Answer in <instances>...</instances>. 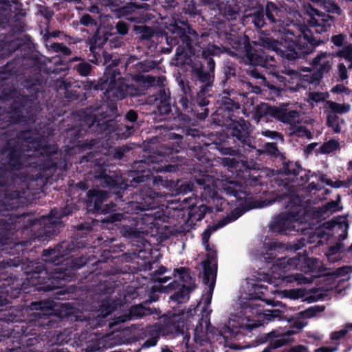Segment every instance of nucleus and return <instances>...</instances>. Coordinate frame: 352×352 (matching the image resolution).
Returning a JSON list of instances; mask_svg holds the SVG:
<instances>
[{
  "instance_id": "dca6fc26",
  "label": "nucleus",
  "mask_w": 352,
  "mask_h": 352,
  "mask_svg": "<svg viewBox=\"0 0 352 352\" xmlns=\"http://www.w3.org/2000/svg\"><path fill=\"white\" fill-rule=\"evenodd\" d=\"M349 63V67L352 68V45H348L338 53Z\"/></svg>"
},
{
  "instance_id": "473e14b6",
  "label": "nucleus",
  "mask_w": 352,
  "mask_h": 352,
  "mask_svg": "<svg viewBox=\"0 0 352 352\" xmlns=\"http://www.w3.org/2000/svg\"><path fill=\"white\" fill-rule=\"evenodd\" d=\"M327 184L329 185H331L335 188H340V187H344V186H348V184L345 182H340V181H336V182H334L333 184V182H327Z\"/></svg>"
},
{
  "instance_id": "0eeeda50",
  "label": "nucleus",
  "mask_w": 352,
  "mask_h": 352,
  "mask_svg": "<svg viewBox=\"0 0 352 352\" xmlns=\"http://www.w3.org/2000/svg\"><path fill=\"white\" fill-rule=\"evenodd\" d=\"M333 56L332 54H327L326 53L321 54L316 57L313 60V65L316 69H317L320 74H318L316 77L311 79L307 78V80L313 83L316 80H318L320 77L321 74L325 72H328L333 63Z\"/></svg>"
},
{
  "instance_id": "f257e3e1",
  "label": "nucleus",
  "mask_w": 352,
  "mask_h": 352,
  "mask_svg": "<svg viewBox=\"0 0 352 352\" xmlns=\"http://www.w3.org/2000/svg\"><path fill=\"white\" fill-rule=\"evenodd\" d=\"M286 25L287 28L278 30L280 41L273 40L269 43V47L280 56L294 59L301 54L309 53L310 47L317 45L306 26L292 23Z\"/></svg>"
},
{
  "instance_id": "c03bdc74",
  "label": "nucleus",
  "mask_w": 352,
  "mask_h": 352,
  "mask_svg": "<svg viewBox=\"0 0 352 352\" xmlns=\"http://www.w3.org/2000/svg\"><path fill=\"white\" fill-rule=\"evenodd\" d=\"M190 337L188 336H186L184 338L183 343L185 344V346L186 349L188 350V342H189Z\"/></svg>"
},
{
  "instance_id": "603ef678",
  "label": "nucleus",
  "mask_w": 352,
  "mask_h": 352,
  "mask_svg": "<svg viewBox=\"0 0 352 352\" xmlns=\"http://www.w3.org/2000/svg\"><path fill=\"white\" fill-rule=\"evenodd\" d=\"M179 327H180V325H179V324H178L177 325V329H176V331H177V332H179V333H183L184 331H183L182 330H180V329H179Z\"/></svg>"
},
{
  "instance_id": "a18cd8bd",
  "label": "nucleus",
  "mask_w": 352,
  "mask_h": 352,
  "mask_svg": "<svg viewBox=\"0 0 352 352\" xmlns=\"http://www.w3.org/2000/svg\"><path fill=\"white\" fill-rule=\"evenodd\" d=\"M111 312V310H107L105 308H102V314L103 317L107 316Z\"/></svg>"
},
{
  "instance_id": "ea45409f",
  "label": "nucleus",
  "mask_w": 352,
  "mask_h": 352,
  "mask_svg": "<svg viewBox=\"0 0 352 352\" xmlns=\"http://www.w3.org/2000/svg\"><path fill=\"white\" fill-rule=\"evenodd\" d=\"M338 226L339 227L343 228V232L344 233V234H346V230H347V228H348V225L346 223L345 219H343V222L342 223H340V225H338Z\"/></svg>"
},
{
  "instance_id": "f8f14e48",
  "label": "nucleus",
  "mask_w": 352,
  "mask_h": 352,
  "mask_svg": "<svg viewBox=\"0 0 352 352\" xmlns=\"http://www.w3.org/2000/svg\"><path fill=\"white\" fill-rule=\"evenodd\" d=\"M327 256L328 260L332 263L340 260L342 256V254L340 251V247L336 246L329 248L327 253Z\"/></svg>"
},
{
  "instance_id": "6e6d98bb",
  "label": "nucleus",
  "mask_w": 352,
  "mask_h": 352,
  "mask_svg": "<svg viewBox=\"0 0 352 352\" xmlns=\"http://www.w3.org/2000/svg\"><path fill=\"white\" fill-rule=\"evenodd\" d=\"M177 55L180 57L182 56V53H179V52H177Z\"/></svg>"
},
{
  "instance_id": "9b49d317",
  "label": "nucleus",
  "mask_w": 352,
  "mask_h": 352,
  "mask_svg": "<svg viewBox=\"0 0 352 352\" xmlns=\"http://www.w3.org/2000/svg\"><path fill=\"white\" fill-rule=\"evenodd\" d=\"M327 124L335 133H340L341 131V125L344 124V121L335 114H329L327 116Z\"/></svg>"
},
{
  "instance_id": "5fc2aeb1",
  "label": "nucleus",
  "mask_w": 352,
  "mask_h": 352,
  "mask_svg": "<svg viewBox=\"0 0 352 352\" xmlns=\"http://www.w3.org/2000/svg\"><path fill=\"white\" fill-rule=\"evenodd\" d=\"M162 352H172L171 351H170L169 349H163Z\"/></svg>"
},
{
  "instance_id": "052dcab7",
  "label": "nucleus",
  "mask_w": 352,
  "mask_h": 352,
  "mask_svg": "<svg viewBox=\"0 0 352 352\" xmlns=\"http://www.w3.org/2000/svg\"><path fill=\"white\" fill-rule=\"evenodd\" d=\"M146 78V79L150 78L149 76H147Z\"/></svg>"
},
{
  "instance_id": "412c9836",
  "label": "nucleus",
  "mask_w": 352,
  "mask_h": 352,
  "mask_svg": "<svg viewBox=\"0 0 352 352\" xmlns=\"http://www.w3.org/2000/svg\"><path fill=\"white\" fill-rule=\"evenodd\" d=\"M352 269L351 267L344 266L343 267L339 268L336 272V275L337 276H343V280L346 279L348 274L351 273Z\"/></svg>"
},
{
  "instance_id": "680f3d73",
  "label": "nucleus",
  "mask_w": 352,
  "mask_h": 352,
  "mask_svg": "<svg viewBox=\"0 0 352 352\" xmlns=\"http://www.w3.org/2000/svg\"><path fill=\"white\" fill-rule=\"evenodd\" d=\"M192 351H193L192 349V350H188V352H192Z\"/></svg>"
},
{
  "instance_id": "37998d69",
  "label": "nucleus",
  "mask_w": 352,
  "mask_h": 352,
  "mask_svg": "<svg viewBox=\"0 0 352 352\" xmlns=\"http://www.w3.org/2000/svg\"><path fill=\"white\" fill-rule=\"evenodd\" d=\"M331 12L337 13L338 14H340L341 13L340 9L336 5H333V9H332Z\"/></svg>"
},
{
  "instance_id": "aec40b11",
  "label": "nucleus",
  "mask_w": 352,
  "mask_h": 352,
  "mask_svg": "<svg viewBox=\"0 0 352 352\" xmlns=\"http://www.w3.org/2000/svg\"><path fill=\"white\" fill-rule=\"evenodd\" d=\"M348 333V329L344 326V329L333 332L331 334L330 338L333 340H338L342 338H344Z\"/></svg>"
},
{
  "instance_id": "a19ab883",
  "label": "nucleus",
  "mask_w": 352,
  "mask_h": 352,
  "mask_svg": "<svg viewBox=\"0 0 352 352\" xmlns=\"http://www.w3.org/2000/svg\"><path fill=\"white\" fill-rule=\"evenodd\" d=\"M208 67H209V69L212 71L214 70V60L211 58H208Z\"/></svg>"
},
{
  "instance_id": "7ed1b4c3",
  "label": "nucleus",
  "mask_w": 352,
  "mask_h": 352,
  "mask_svg": "<svg viewBox=\"0 0 352 352\" xmlns=\"http://www.w3.org/2000/svg\"><path fill=\"white\" fill-rule=\"evenodd\" d=\"M294 268H299L305 272H314L319 268V261L317 259L306 258L305 256L292 258L287 259V261H281L280 263L273 266L272 269L273 279H271L270 283L278 286L283 282L292 283L297 281L298 283L302 284L311 281V279L301 274H285Z\"/></svg>"
},
{
  "instance_id": "de8ad7c7",
  "label": "nucleus",
  "mask_w": 352,
  "mask_h": 352,
  "mask_svg": "<svg viewBox=\"0 0 352 352\" xmlns=\"http://www.w3.org/2000/svg\"><path fill=\"white\" fill-rule=\"evenodd\" d=\"M306 323H304V322H299L296 324V327H298V329H302L305 326Z\"/></svg>"
},
{
  "instance_id": "4be33fe9",
  "label": "nucleus",
  "mask_w": 352,
  "mask_h": 352,
  "mask_svg": "<svg viewBox=\"0 0 352 352\" xmlns=\"http://www.w3.org/2000/svg\"><path fill=\"white\" fill-rule=\"evenodd\" d=\"M90 65L88 63H80L77 67V70L82 76H87L90 72Z\"/></svg>"
},
{
  "instance_id": "4d7b16f0",
  "label": "nucleus",
  "mask_w": 352,
  "mask_h": 352,
  "mask_svg": "<svg viewBox=\"0 0 352 352\" xmlns=\"http://www.w3.org/2000/svg\"><path fill=\"white\" fill-rule=\"evenodd\" d=\"M214 186H215V187H216L217 188H219V187H218V184H217V182H215V183H214Z\"/></svg>"
},
{
  "instance_id": "39448f33",
  "label": "nucleus",
  "mask_w": 352,
  "mask_h": 352,
  "mask_svg": "<svg viewBox=\"0 0 352 352\" xmlns=\"http://www.w3.org/2000/svg\"><path fill=\"white\" fill-rule=\"evenodd\" d=\"M305 20L316 32L321 33L330 27L332 23L331 17L323 12L309 7L306 12Z\"/></svg>"
},
{
  "instance_id": "79ce46f5",
  "label": "nucleus",
  "mask_w": 352,
  "mask_h": 352,
  "mask_svg": "<svg viewBox=\"0 0 352 352\" xmlns=\"http://www.w3.org/2000/svg\"><path fill=\"white\" fill-rule=\"evenodd\" d=\"M271 204H272L271 201H263L261 204L254 206V207H255V208H263V207L267 206L270 205Z\"/></svg>"
},
{
  "instance_id": "2eb2a0df",
  "label": "nucleus",
  "mask_w": 352,
  "mask_h": 352,
  "mask_svg": "<svg viewBox=\"0 0 352 352\" xmlns=\"http://www.w3.org/2000/svg\"><path fill=\"white\" fill-rule=\"evenodd\" d=\"M283 296L291 299H298L304 297L305 292L302 289H294L290 290H285Z\"/></svg>"
},
{
  "instance_id": "864d4df0",
  "label": "nucleus",
  "mask_w": 352,
  "mask_h": 352,
  "mask_svg": "<svg viewBox=\"0 0 352 352\" xmlns=\"http://www.w3.org/2000/svg\"><path fill=\"white\" fill-rule=\"evenodd\" d=\"M348 168L352 170V160L349 162Z\"/></svg>"
},
{
  "instance_id": "bf43d9fd",
  "label": "nucleus",
  "mask_w": 352,
  "mask_h": 352,
  "mask_svg": "<svg viewBox=\"0 0 352 352\" xmlns=\"http://www.w3.org/2000/svg\"><path fill=\"white\" fill-rule=\"evenodd\" d=\"M214 193H215L214 192H212V197L214 196Z\"/></svg>"
},
{
  "instance_id": "e433bc0d",
  "label": "nucleus",
  "mask_w": 352,
  "mask_h": 352,
  "mask_svg": "<svg viewBox=\"0 0 352 352\" xmlns=\"http://www.w3.org/2000/svg\"><path fill=\"white\" fill-rule=\"evenodd\" d=\"M56 50L62 51L64 54H69L70 53L69 50L65 47L58 44L56 45Z\"/></svg>"
},
{
  "instance_id": "20e7f679",
  "label": "nucleus",
  "mask_w": 352,
  "mask_h": 352,
  "mask_svg": "<svg viewBox=\"0 0 352 352\" xmlns=\"http://www.w3.org/2000/svg\"><path fill=\"white\" fill-rule=\"evenodd\" d=\"M244 210L236 208L232 211L231 216H228L226 219H223L218 222L217 225L210 226L202 234V241L205 245L206 250L207 251V258L203 262L204 278V281L206 284L212 285L214 283L216 271H217V261L215 251L209 247L207 244L212 232L217 230L218 228L223 227L227 223L232 222L244 213Z\"/></svg>"
},
{
  "instance_id": "49530a36",
  "label": "nucleus",
  "mask_w": 352,
  "mask_h": 352,
  "mask_svg": "<svg viewBox=\"0 0 352 352\" xmlns=\"http://www.w3.org/2000/svg\"><path fill=\"white\" fill-rule=\"evenodd\" d=\"M168 280H169L168 277H163V278H159L158 283H164L166 281H168Z\"/></svg>"
},
{
  "instance_id": "1a4fd4ad",
  "label": "nucleus",
  "mask_w": 352,
  "mask_h": 352,
  "mask_svg": "<svg viewBox=\"0 0 352 352\" xmlns=\"http://www.w3.org/2000/svg\"><path fill=\"white\" fill-rule=\"evenodd\" d=\"M325 108L331 111V114L346 113L350 110L349 104H339L332 101L326 102Z\"/></svg>"
},
{
  "instance_id": "c85d7f7f",
  "label": "nucleus",
  "mask_w": 352,
  "mask_h": 352,
  "mask_svg": "<svg viewBox=\"0 0 352 352\" xmlns=\"http://www.w3.org/2000/svg\"><path fill=\"white\" fill-rule=\"evenodd\" d=\"M347 90L346 87L342 85H338L333 88H332L331 91L334 93H342L346 92Z\"/></svg>"
},
{
  "instance_id": "cd10ccee",
  "label": "nucleus",
  "mask_w": 352,
  "mask_h": 352,
  "mask_svg": "<svg viewBox=\"0 0 352 352\" xmlns=\"http://www.w3.org/2000/svg\"><path fill=\"white\" fill-rule=\"evenodd\" d=\"M174 288V285L173 284H170L168 286V287H160L158 285H154L153 286V290L154 292H166L168 289H173Z\"/></svg>"
},
{
  "instance_id": "6e6552de",
  "label": "nucleus",
  "mask_w": 352,
  "mask_h": 352,
  "mask_svg": "<svg viewBox=\"0 0 352 352\" xmlns=\"http://www.w3.org/2000/svg\"><path fill=\"white\" fill-rule=\"evenodd\" d=\"M148 311L145 309L142 305H135L129 310L128 314H124L117 317L118 322H124L135 318H140L146 314Z\"/></svg>"
},
{
  "instance_id": "5701e85b",
  "label": "nucleus",
  "mask_w": 352,
  "mask_h": 352,
  "mask_svg": "<svg viewBox=\"0 0 352 352\" xmlns=\"http://www.w3.org/2000/svg\"><path fill=\"white\" fill-rule=\"evenodd\" d=\"M338 75L340 80H344L347 79L348 74L347 70L345 65L343 63H340L338 66Z\"/></svg>"
},
{
  "instance_id": "9d476101",
  "label": "nucleus",
  "mask_w": 352,
  "mask_h": 352,
  "mask_svg": "<svg viewBox=\"0 0 352 352\" xmlns=\"http://www.w3.org/2000/svg\"><path fill=\"white\" fill-rule=\"evenodd\" d=\"M194 287L195 286L190 287L183 285L181 291L175 294L170 298L172 300L179 303L184 302L188 298L190 292L194 289Z\"/></svg>"
},
{
  "instance_id": "4468645a",
  "label": "nucleus",
  "mask_w": 352,
  "mask_h": 352,
  "mask_svg": "<svg viewBox=\"0 0 352 352\" xmlns=\"http://www.w3.org/2000/svg\"><path fill=\"white\" fill-rule=\"evenodd\" d=\"M339 147L338 142L336 140H329L325 142L320 147V153L323 154L329 153L336 150Z\"/></svg>"
},
{
  "instance_id": "a211bd4d",
  "label": "nucleus",
  "mask_w": 352,
  "mask_h": 352,
  "mask_svg": "<svg viewBox=\"0 0 352 352\" xmlns=\"http://www.w3.org/2000/svg\"><path fill=\"white\" fill-rule=\"evenodd\" d=\"M252 21L256 27L261 28L264 25V17L262 13H255L252 16Z\"/></svg>"
},
{
  "instance_id": "2f4dec72",
  "label": "nucleus",
  "mask_w": 352,
  "mask_h": 352,
  "mask_svg": "<svg viewBox=\"0 0 352 352\" xmlns=\"http://www.w3.org/2000/svg\"><path fill=\"white\" fill-rule=\"evenodd\" d=\"M265 135L269 136L272 139H276L277 138L280 139L281 141L283 140V138L280 134L276 133L273 131H265Z\"/></svg>"
},
{
  "instance_id": "a878e982",
  "label": "nucleus",
  "mask_w": 352,
  "mask_h": 352,
  "mask_svg": "<svg viewBox=\"0 0 352 352\" xmlns=\"http://www.w3.org/2000/svg\"><path fill=\"white\" fill-rule=\"evenodd\" d=\"M326 209L331 212L338 211L341 209L338 202L331 201L327 204Z\"/></svg>"
},
{
  "instance_id": "bb28decb",
  "label": "nucleus",
  "mask_w": 352,
  "mask_h": 352,
  "mask_svg": "<svg viewBox=\"0 0 352 352\" xmlns=\"http://www.w3.org/2000/svg\"><path fill=\"white\" fill-rule=\"evenodd\" d=\"M116 28H117L118 32L120 34L124 35L127 33L128 30H127V27L125 23L120 22L117 24Z\"/></svg>"
},
{
  "instance_id": "f704fd0d",
  "label": "nucleus",
  "mask_w": 352,
  "mask_h": 352,
  "mask_svg": "<svg viewBox=\"0 0 352 352\" xmlns=\"http://www.w3.org/2000/svg\"><path fill=\"white\" fill-rule=\"evenodd\" d=\"M126 118L129 120L130 121H135L137 118V114L135 111H130L128 112V113L126 114Z\"/></svg>"
},
{
  "instance_id": "58836bf2",
  "label": "nucleus",
  "mask_w": 352,
  "mask_h": 352,
  "mask_svg": "<svg viewBox=\"0 0 352 352\" xmlns=\"http://www.w3.org/2000/svg\"><path fill=\"white\" fill-rule=\"evenodd\" d=\"M91 21V19L89 15H85L81 19L82 23L86 24V25L89 23Z\"/></svg>"
},
{
  "instance_id": "393cba45",
  "label": "nucleus",
  "mask_w": 352,
  "mask_h": 352,
  "mask_svg": "<svg viewBox=\"0 0 352 352\" xmlns=\"http://www.w3.org/2000/svg\"><path fill=\"white\" fill-rule=\"evenodd\" d=\"M307 349L306 346L302 345H296L294 346L287 350H285L284 352H307Z\"/></svg>"
},
{
  "instance_id": "72a5a7b5",
  "label": "nucleus",
  "mask_w": 352,
  "mask_h": 352,
  "mask_svg": "<svg viewBox=\"0 0 352 352\" xmlns=\"http://www.w3.org/2000/svg\"><path fill=\"white\" fill-rule=\"evenodd\" d=\"M215 51L216 49L214 47H208L207 50L203 51L202 56L206 58L208 55L214 54Z\"/></svg>"
},
{
  "instance_id": "c9c22d12",
  "label": "nucleus",
  "mask_w": 352,
  "mask_h": 352,
  "mask_svg": "<svg viewBox=\"0 0 352 352\" xmlns=\"http://www.w3.org/2000/svg\"><path fill=\"white\" fill-rule=\"evenodd\" d=\"M299 133L300 135H305L307 136L309 139H311V134L309 131H308L307 129H304V128H301L299 131Z\"/></svg>"
},
{
  "instance_id": "3c124183",
  "label": "nucleus",
  "mask_w": 352,
  "mask_h": 352,
  "mask_svg": "<svg viewBox=\"0 0 352 352\" xmlns=\"http://www.w3.org/2000/svg\"><path fill=\"white\" fill-rule=\"evenodd\" d=\"M274 8H275V6L274 3H268L267 4V9H273Z\"/></svg>"
},
{
  "instance_id": "7c9ffc66",
  "label": "nucleus",
  "mask_w": 352,
  "mask_h": 352,
  "mask_svg": "<svg viewBox=\"0 0 352 352\" xmlns=\"http://www.w3.org/2000/svg\"><path fill=\"white\" fill-rule=\"evenodd\" d=\"M337 347H321L315 350V352H336Z\"/></svg>"
},
{
  "instance_id": "f3484780",
  "label": "nucleus",
  "mask_w": 352,
  "mask_h": 352,
  "mask_svg": "<svg viewBox=\"0 0 352 352\" xmlns=\"http://www.w3.org/2000/svg\"><path fill=\"white\" fill-rule=\"evenodd\" d=\"M323 311V308L319 307H313L309 309L300 312V315L303 318H310L315 316L317 313L321 312Z\"/></svg>"
},
{
  "instance_id": "4c0bfd02",
  "label": "nucleus",
  "mask_w": 352,
  "mask_h": 352,
  "mask_svg": "<svg viewBox=\"0 0 352 352\" xmlns=\"http://www.w3.org/2000/svg\"><path fill=\"white\" fill-rule=\"evenodd\" d=\"M157 343V339L156 338H154L153 339H151V340H146V342H145V345L146 346H155Z\"/></svg>"
},
{
  "instance_id": "8fccbe9b",
  "label": "nucleus",
  "mask_w": 352,
  "mask_h": 352,
  "mask_svg": "<svg viewBox=\"0 0 352 352\" xmlns=\"http://www.w3.org/2000/svg\"><path fill=\"white\" fill-rule=\"evenodd\" d=\"M316 144H309V145L307 146V150H308L309 151H312V150L314 149V148L315 147V146H316Z\"/></svg>"
},
{
  "instance_id": "c756f323",
  "label": "nucleus",
  "mask_w": 352,
  "mask_h": 352,
  "mask_svg": "<svg viewBox=\"0 0 352 352\" xmlns=\"http://www.w3.org/2000/svg\"><path fill=\"white\" fill-rule=\"evenodd\" d=\"M344 40L342 35H336L332 37V41L336 45H341Z\"/></svg>"
},
{
  "instance_id": "b1692460",
  "label": "nucleus",
  "mask_w": 352,
  "mask_h": 352,
  "mask_svg": "<svg viewBox=\"0 0 352 352\" xmlns=\"http://www.w3.org/2000/svg\"><path fill=\"white\" fill-rule=\"evenodd\" d=\"M205 333V329L203 328L202 325L201 327H197L195 329V341L202 340Z\"/></svg>"
},
{
  "instance_id": "423d86ee",
  "label": "nucleus",
  "mask_w": 352,
  "mask_h": 352,
  "mask_svg": "<svg viewBox=\"0 0 352 352\" xmlns=\"http://www.w3.org/2000/svg\"><path fill=\"white\" fill-rule=\"evenodd\" d=\"M285 105L276 107H270L267 104H263L261 106V110L267 115L276 118L283 122L292 123L295 122L296 118L298 116V113L296 111H289L285 109Z\"/></svg>"
},
{
  "instance_id": "13d9d810",
  "label": "nucleus",
  "mask_w": 352,
  "mask_h": 352,
  "mask_svg": "<svg viewBox=\"0 0 352 352\" xmlns=\"http://www.w3.org/2000/svg\"><path fill=\"white\" fill-rule=\"evenodd\" d=\"M156 300H157V298H152V299H151V301H155Z\"/></svg>"
},
{
  "instance_id": "6ab92c4d",
  "label": "nucleus",
  "mask_w": 352,
  "mask_h": 352,
  "mask_svg": "<svg viewBox=\"0 0 352 352\" xmlns=\"http://www.w3.org/2000/svg\"><path fill=\"white\" fill-rule=\"evenodd\" d=\"M327 96L326 93L313 92L309 94V100L318 102L324 100Z\"/></svg>"
},
{
  "instance_id": "f03ea898",
  "label": "nucleus",
  "mask_w": 352,
  "mask_h": 352,
  "mask_svg": "<svg viewBox=\"0 0 352 352\" xmlns=\"http://www.w3.org/2000/svg\"><path fill=\"white\" fill-rule=\"evenodd\" d=\"M255 300L256 297L252 294L240 298L239 305L243 312L232 314L226 326L232 335L238 333L240 329L251 330L269 321L281 319L282 314L278 309L267 310L263 313L254 311V307L258 305Z\"/></svg>"
},
{
  "instance_id": "09e8293b",
  "label": "nucleus",
  "mask_w": 352,
  "mask_h": 352,
  "mask_svg": "<svg viewBox=\"0 0 352 352\" xmlns=\"http://www.w3.org/2000/svg\"><path fill=\"white\" fill-rule=\"evenodd\" d=\"M346 328L348 329V332L352 331V323H348L345 325Z\"/></svg>"
},
{
  "instance_id": "ddd939ff",
  "label": "nucleus",
  "mask_w": 352,
  "mask_h": 352,
  "mask_svg": "<svg viewBox=\"0 0 352 352\" xmlns=\"http://www.w3.org/2000/svg\"><path fill=\"white\" fill-rule=\"evenodd\" d=\"M300 222L298 220L294 219V218L289 217L283 223L284 226H286L283 230L284 232L290 231L292 229L294 230H300V228L299 227ZM302 230V228H301Z\"/></svg>"
}]
</instances>
